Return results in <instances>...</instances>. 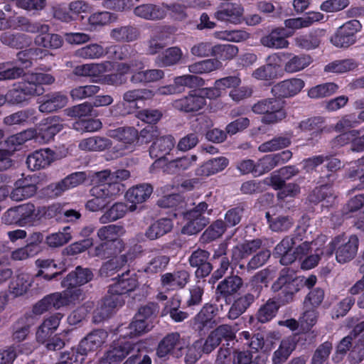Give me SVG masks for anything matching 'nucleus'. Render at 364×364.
Here are the masks:
<instances>
[{
	"label": "nucleus",
	"instance_id": "19",
	"mask_svg": "<svg viewBox=\"0 0 364 364\" xmlns=\"http://www.w3.org/2000/svg\"><path fill=\"white\" fill-rule=\"evenodd\" d=\"M243 281L237 275H231L225 277L217 286L215 293L217 297L225 300L235 294L242 287Z\"/></svg>",
	"mask_w": 364,
	"mask_h": 364
},
{
	"label": "nucleus",
	"instance_id": "17",
	"mask_svg": "<svg viewBox=\"0 0 364 364\" xmlns=\"http://www.w3.org/2000/svg\"><path fill=\"white\" fill-rule=\"evenodd\" d=\"M175 139L171 135L159 136L149 148V155L153 159H157L154 164L165 159L166 155L174 147Z\"/></svg>",
	"mask_w": 364,
	"mask_h": 364
},
{
	"label": "nucleus",
	"instance_id": "25",
	"mask_svg": "<svg viewBox=\"0 0 364 364\" xmlns=\"http://www.w3.org/2000/svg\"><path fill=\"white\" fill-rule=\"evenodd\" d=\"M173 227L171 219L162 218L152 223L146 230L144 235L150 240H155L170 232Z\"/></svg>",
	"mask_w": 364,
	"mask_h": 364
},
{
	"label": "nucleus",
	"instance_id": "57",
	"mask_svg": "<svg viewBox=\"0 0 364 364\" xmlns=\"http://www.w3.org/2000/svg\"><path fill=\"white\" fill-rule=\"evenodd\" d=\"M277 65L266 63L255 69L252 76L259 80H272L278 77Z\"/></svg>",
	"mask_w": 364,
	"mask_h": 364
},
{
	"label": "nucleus",
	"instance_id": "48",
	"mask_svg": "<svg viewBox=\"0 0 364 364\" xmlns=\"http://www.w3.org/2000/svg\"><path fill=\"white\" fill-rule=\"evenodd\" d=\"M61 308L60 302L58 299V292L50 294L38 301L33 308V314L41 315L52 309H59Z\"/></svg>",
	"mask_w": 364,
	"mask_h": 364
},
{
	"label": "nucleus",
	"instance_id": "27",
	"mask_svg": "<svg viewBox=\"0 0 364 364\" xmlns=\"http://www.w3.org/2000/svg\"><path fill=\"white\" fill-rule=\"evenodd\" d=\"M37 191V186L33 183H29L28 178L18 180L16 182V188L10 194L14 201H21L33 196Z\"/></svg>",
	"mask_w": 364,
	"mask_h": 364
},
{
	"label": "nucleus",
	"instance_id": "34",
	"mask_svg": "<svg viewBox=\"0 0 364 364\" xmlns=\"http://www.w3.org/2000/svg\"><path fill=\"white\" fill-rule=\"evenodd\" d=\"M183 55V52L179 47H171L158 55L155 62L160 67L175 65L181 62Z\"/></svg>",
	"mask_w": 364,
	"mask_h": 364
},
{
	"label": "nucleus",
	"instance_id": "20",
	"mask_svg": "<svg viewBox=\"0 0 364 364\" xmlns=\"http://www.w3.org/2000/svg\"><path fill=\"white\" fill-rule=\"evenodd\" d=\"M139 285L136 273L127 271L119 276L117 282L110 285V292L121 295L134 291Z\"/></svg>",
	"mask_w": 364,
	"mask_h": 364
},
{
	"label": "nucleus",
	"instance_id": "56",
	"mask_svg": "<svg viewBox=\"0 0 364 364\" xmlns=\"http://www.w3.org/2000/svg\"><path fill=\"white\" fill-rule=\"evenodd\" d=\"M235 333L232 328L226 324L220 325L215 330L212 331L208 336V339L205 341H230L235 339Z\"/></svg>",
	"mask_w": 364,
	"mask_h": 364
},
{
	"label": "nucleus",
	"instance_id": "28",
	"mask_svg": "<svg viewBox=\"0 0 364 364\" xmlns=\"http://www.w3.org/2000/svg\"><path fill=\"white\" fill-rule=\"evenodd\" d=\"M124 249L122 240L103 241L96 246L93 255L101 259H107L121 252Z\"/></svg>",
	"mask_w": 364,
	"mask_h": 364
},
{
	"label": "nucleus",
	"instance_id": "39",
	"mask_svg": "<svg viewBox=\"0 0 364 364\" xmlns=\"http://www.w3.org/2000/svg\"><path fill=\"white\" fill-rule=\"evenodd\" d=\"M90 195L92 198L88 200L85 204V208L91 212H98L104 210L111 202L105 193L95 186L90 189Z\"/></svg>",
	"mask_w": 364,
	"mask_h": 364
},
{
	"label": "nucleus",
	"instance_id": "24",
	"mask_svg": "<svg viewBox=\"0 0 364 364\" xmlns=\"http://www.w3.org/2000/svg\"><path fill=\"white\" fill-rule=\"evenodd\" d=\"M67 102L66 96L60 92L47 94L43 96L38 110L42 113H50L64 107Z\"/></svg>",
	"mask_w": 364,
	"mask_h": 364
},
{
	"label": "nucleus",
	"instance_id": "4",
	"mask_svg": "<svg viewBox=\"0 0 364 364\" xmlns=\"http://www.w3.org/2000/svg\"><path fill=\"white\" fill-rule=\"evenodd\" d=\"M212 213L213 208L206 202L198 203L186 212L185 217L188 222L181 228V233L188 235L198 234L209 224Z\"/></svg>",
	"mask_w": 364,
	"mask_h": 364
},
{
	"label": "nucleus",
	"instance_id": "1",
	"mask_svg": "<svg viewBox=\"0 0 364 364\" xmlns=\"http://www.w3.org/2000/svg\"><path fill=\"white\" fill-rule=\"evenodd\" d=\"M300 282L292 269L283 268L271 287L275 294L274 299L282 306L292 302L294 295L300 290Z\"/></svg>",
	"mask_w": 364,
	"mask_h": 364
},
{
	"label": "nucleus",
	"instance_id": "59",
	"mask_svg": "<svg viewBox=\"0 0 364 364\" xmlns=\"http://www.w3.org/2000/svg\"><path fill=\"white\" fill-rule=\"evenodd\" d=\"M70 227H65L62 232L52 233L46 237V243L49 247H58L68 243L72 238L69 232Z\"/></svg>",
	"mask_w": 364,
	"mask_h": 364
},
{
	"label": "nucleus",
	"instance_id": "8",
	"mask_svg": "<svg viewBox=\"0 0 364 364\" xmlns=\"http://www.w3.org/2000/svg\"><path fill=\"white\" fill-rule=\"evenodd\" d=\"M41 213L39 209L36 210L33 203H28L9 209L4 215V220L7 223L24 225L33 223Z\"/></svg>",
	"mask_w": 364,
	"mask_h": 364
},
{
	"label": "nucleus",
	"instance_id": "32",
	"mask_svg": "<svg viewBox=\"0 0 364 364\" xmlns=\"http://www.w3.org/2000/svg\"><path fill=\"white\" fill-rule=\"evenodd\" d=\"M280 305L274 299H268L266 303L260 306L258 309L255 316L250 317V322L255 318L258 322L264 323L270 321L274 317L276 316Z\"/></svg>",
	"mask_w": 364,
	"mask_h": 364
},
{
	"label": "nucleus",
	"instance_id": "40",
	"mask_svg": "<svg viewBox=\"0 0 364 364\" xmlns=\"http://www.w3.org/2000/svg\"><path fill=\"white\" fill-rule=\"evenodd\" d=\"M196 155L186 156L171 160L164 166V172L168 174H175L186 171L196 161Z\"/></svg>",
	"mask_w": 364,
	"mask_h": 364
},
{
	"label": "nucleus",
	"instance_id": "41",
	"mask_svg": "<svg viewBox=\"0 0 364 364\" xmlns=\"http://www.w3.org/2000/svg\"><path fill=\"white\" fill-rule=\"evenodd\" d=\"M152 192L153 188L150 184H139L127 191L126 198L132 203H141L150 197Z\"/></svg>",
	"mask_w": 364,
	"mask_h": 364
},
{
	"label": "nucleus",
	"instance_id": "29",
	"mask_svg": "<svg viewBox=\"0 0 364 364\" xmlns=\"http://www.w3.org/2000/svg\"><path fill=\"white\" fill-rule=\"evenodd\" d=\"M284 28H275L269 34L262 36L260 39L261 44L272 49L287 48L289 41L284 36Z\"/></svg>",
	"mask_w": 364,
	"mask_h": 364
},
{
	"label": "nucleus",
	"instance_id": "53",
	"mask_svg": "<svg viewBox=\"0 0 364 364\" xmlns=\"http://www.w3.org/2000/svg\"><path fill=\"white\" fill-rule=\"evenodd\" d=\"M266 218L270 229L274 232L288 231L294 225V220L289 216L280 215L272 218L269 213H267Z\"/></svg>",
	"mask_w": 364,
	"mask_h": 364
},
{
	"label": "nucleus",
	"instance_id": "33",
	"mask_svg": "<svg viewBox=\"0 0 364 364\" xmlns=\"http://www.w3.org/2000/svg\"><path fill=\"white\" fill-rule=\"evenodd\" d=\"M33 282V276L25 272H19L10 283V291L16 296L23 295Z\"/></svg>",
	"mask_w": 364,
	"mask_h": 364
},
{
	"label": "nucleus",
	"instance_id": "42",
	"mask_svg": "<svg viewBox=\"0 0 364 364\" xmlns=\"http://www.w3.org/2000/svg\"><path fill=\"white\" fill-rule=\"evenodd\" d=\"M151 328L152 326L149 324V321L136 316V320L125 328L126 332L120 333L119 338H134L144 333L148 332Z\"/></svg>",
	"mask_w": 364,
	"mask_h": 364
},
{
	"label": "nucleus",
	"instance_id": "60",
	"mask_svg": "<svg viewBox=\"0 0 364 364\" xmlns=\"http://www.w3.org/2000/svg\"><path fill=\"white\" fill-rule=\"evenodd\" d=\"M355 63L350 59L335 60L324 67V72L341 74L355 68Z\"/></svg>",
	"mask_w": 364,
	"mask_h": 364
},
{
	"label": "nucleus",
	"instance_id": "2",
	"mask_svg": "<svg viewBox=\"0 0 364 364\" xmlns=\"http://www.w3.org/2000/svg\"><path fill=\"white\" fill-rule=\"evenodd\" d=\"M252 111L256 114L262 115L261 122L267 125L279 123L287 116L284 102L275 97L257 101L252 105Z\"/></svg>",
	"mask_w": 364,
	"mask_h": 364
},
{
	"label": "nucleus",
	"instance_id": "46",
	"mask_svg": "<svg viewBox=\"0 0 364 364\" xmlns=\"http://www.w3.org/2000/svg\"><path fill=\"white\" fill-rule=\"evenodd\" d=\"M127 212V205L122 202H117L108 208L99 218L101 224H107L124 217Z\"/></svg>",
	"mask_w": 364,
	"mask_h": 364
},
{
	"label": "nucleus",
	"instance_id": "6",
	"mask_svg": "<svg viewBox=\"0 0 364 364\" xmlns=\"http://www.w3.org/2000/svg\"><path fill=\"white\" fill-rule=\"evenodd\" d=\"M43 51L40 48H29L21 50L16 54V63L21 67H8L0 70V80H11L24 76V69L29 68L33 65V57L38 55Z\"/></svg>",
	"mask_w": 364,
	"mask_h": 364
},
{
	"label": "nucleus",
	"instance_id": "54",
	"mask_svg": "<svg viewBox=\"0 0 364 364\" xmlns=\"http://www.w3.org/2000/svg\"><path fill=\"white\" fill-rule=\"evenodd\" d=\"M221 63L216 59H207L188 65V70L193 74H203L218 69Z\"/></svg>",
	"mask_w": 364,
	"mask_h": 364
},
{
	"label": "nucleus",
	"instance_id": "50",
	"mask_svg": "<svg viewBox=\"0 0 364 364\" xmlns=\"http://www.w3.org/2000/svg\"><path fill=\"white\" fill-rule=\"evenodd\" d=\"M124 232L123 226L111 224L101 227L97 230V237L102 241L122 240L118 237Z\"/></svg>",
	"mask_w": 364,
	"mask_h": 364
},
{
	"label": "nucleus",
	"instance_id": "23",
	"mask_svg": "<svg viewBox=\"0 0 364 364\" xmlns=\"http://www.w3.org/2000/svg\"><path fill=\"white\" fill-rule=\"evenodd\" d=\"M107 135L114 139L122 144L125 147H128L134 144L139 139V132L133 127H120L114 129H109Z\"/></svg>",
	"mask_w": 364,
	"mask_h": 364
},
{
	"label": "nucleus",
	"instance_id": "64",
	"mask_svg": "<svg viewBox=\"0 0 364 364\" xmlns=\"http://www.w3.org/2000/svg\"><path fill=\"white\" fill-rule=\"evenodd\" d=\"M325 297L324 290L320 287L312 289L306 296L304 301L305 309H317L323 302Z\"/></svg>",
	"mask_w": 364,
	"mask_h": 364
},
{
	"label": "nucleus",
	"instance_id": "22",
	"mask_svg": "<svg viewBox=\"0 0 364 364\" xmlns=\"http://www.w3.org/2000/svg\"><path fill=\"white\" fill-rule=\"evenodd\" d=\"M38 121L36 111L33 108H26L12 113L3 119V123L6 126L24 125L33 124Z\"/></svg>",
	"mask_w": 364,
	"mask_h": 364
},
{
	"label": "nucleus",
	"instance_id": "62",
	"mask_svg": "<svg viewBox=\"0 0 364 364\" xmlns=\"http://www.w3.org/2000/svg\"><path fill=\"white\" fill-rule=\"evenodd\" d=\"M105 55L103 47L97 43L90 44L79 48L75 52V55L85 59L100 58Z\"/></svg>",
	"mask_w": 364,
	"mask_h": 364
},
{
	"label": "nucleus",
	"instance_id": "10",
	"mask_svg": "<svg viewBox=\"0 0 364 364\" xmlns=\"http://www.w3.org/2000/svg\"><path fill=\"white\" fill-rule=\"evenodd\" d=\"M262 289L261 286L254 287L250 291L235 299L230 307L228 314V318L234 320L244 314L259 298Z\"/></svg>",
	"mask_w": 364,
	"mask_h": 364
},
{
	"label": "nucleus",
	"instance_id": "35",
	"mask_svg": "<svg viewBox=\"0 0 364 364\" xmlns=\"http://www.w3.org/2000/svg\"><path fill=\"white\" fill-rule=\"evenodd\" d=\"M65 289L58 292L61 307L75 305L84 299V293L79 286L63 287Z\"/></svg>",
	"mask_w": 364,
	"mask_h": 364
},
{
	"label": "nucleus",
	"instance_id": "9",
	"mask_svg": "<svg viewBox=\"0 0 364 364\" xmlns=\"http://www.w3.org/2000/svg\"><path fill=\"white\" fill-rule=\"evenodd\" d=\"M63 119L57 115L42 119L37 127V139L43 143L50 141L63 129Z\"/></svg>",
	"mask_w": 364,
	"mask_h": 364
},
{
	"label": "nucleus",
	"instance_id": "15",
	"mask_svg": "<svg viewBox=\"0 0 364 364\" xmlns=\"http://www.w3.org/2000/svg\"><path fill=\"white\" fill-rule=\"evenodd\" d=\"M244 9L240 4L223 3L214 14V17L220 21H225L233 24L241 22Z\"/></svg>",
	"mask_w": 364,
	"mask_h": 364
},
{
	"label": "nucleus",
	"instance_id": "58",
	"mask_svg": "<svg viewBox=\"0 0 364 364\" xmlns=\"http://www.w3.org/2000/svg\"><path fill=\"white\" fill-rule=\"evenodd\" d=\"M296 348V343H280L274 352L272 360L273 364H282Z\"/></svg>",
	"mask_w": 364,
	"mask_h": 364
},
{
	"label": "nucleus",
	"instance_id": "16",
	"mask_svg": "<svg viewBox=\"0 0 364 364\" xmlns=\"http://www.w3.org/2000/svg\"><path fill=\"white\" fill-rule=\"evenodd\" d=\"M190 280V273L186 269H178L161 275V284L168 290L183 289Z\"/></svg>",
	"mask_w": 364,
	"mask_h": 364
},
{
	"label": "nucleus",
	"instance_id": "18",
	"mask_svg": "<svg viewBox=\"0 0 364 364\" xmlns=\"http://www.w3.org/2000/svg\"><path fill=\"white\" fill-rule=\"evenodd\" d=\"M132 343H114L99 364H118L133 350Z\"/></svg>",
	"mask_w": 364,
	"mask_h": 364
},
{
	"label": "nucleus",
	"instance_id": "44",
	"mask_svg": "<svg viewBox=\"0 0 364 364\" xmlns=\"http://www.w3.org/2000/svg\"><path fill=\"white\" fill-rule=\"evenodd\" d=\"M108 63H87L76 66L73 73L77 76L98 77L107 70Z\"/></svg>",
	"mask_w": 364,
	"mask_h": 364
},
{
	"label": "nucleus",
	"instance_id": "45",
	"mask_svg": "<svg viewBox=\"0 0 364 364\" xmlns=\"http://www.w3.org/2000/svg\"><path fill=\"white\" fill-rule=\"evenodd\" d=\"M0 41L10 48L21 49L29 44L30 38L23 33H13L7 31L1 34Z\"/></svg>",
	"mask_w": 364,
	"mask_h": 364
},
{
	"label": "nucleus",
	"instance_id": "12",
	"mask_svg": "<svg viewBox=\"0 0 364 364\" xmlns=\"http://www.w3.org/2000/svg\"><path fill=\"white\" fill-rule=\"evenodd\" d=\"M304 85L305 82L302 79L293 77L274 85L271 93L278 100L291 97L299 93Z\"/></svg>",
	"mask_w": 364,
	"mask_h": 364
},
{
	"label": "nucleus",
	"instance_id": "55",
	"mask_svg": "<svg viewBox=\"0 0 364 364\" xmlns=\"http://www.w3.org/2000/svg\"><path fill=\"white\" fill-rule=\"evenodd\" d=\"M338 85L334 82H326L311 87L308 91V96L313 99L328 97L337 92Z\"/></svg>",
	"mask_w": 364,
	"mask_h": 364
},
{
	"label": "nucleus",
	"instance_id": "49",
	"mask_svg": "<svg viewBox=\"0 0 364 364\" xmlns=\"http://www.w3.org/2000/svg\"><path fill=\"white\" fill-rule=\"evenodd\" d=\"M325 121L323 117H312L302 120L299 124V128L303 132H312V135L317 136L325 131Z\"/></svg>",
	"mask_w": 364,
	"mask_h": 364
},
{
	"label": "nucleus",
	"instance_id": "63",
	"mask_svg": "<svg viewBox=\"0 0 364 364\" xmlns=\"http://www.w3.org/2000/svg\"><path fill=\"white\" fill-rule=\"evenodd\" d=\"M12 338L16 341H23L29 338L30 325L27 323L26 318H21L12 326Z\"/></svg>",
	"mask_w": 364,
	"mask_h": 364
},
{
	"label": "nucleus",
	"instance_id": "61",
	"mask_svg": "<svg viewBox=\"0 0 364 364\" xmlns=\"http://www.w3.org/2000/svg\"><path fill=\"white\" fill-rule=\"evenodd\" d=\"M170 262V257L164 255H158L152 257L147 263L144 272L156 274L164 270Z\"/></svg>",
	"mask_w": 364,
	"mask_h": 364
},
{
	"label": "nucleus",
	"instance_id": "51",
	"mask_svg": "<svg viewBox=\"0 0 364 364\" xmlns=\"http://www.w3.org/2000/svg\"><path fill=\"white\" fill-rule=\"evenodd\" d=\"M228 225L223 220L213 222L202 234L201 240L209 242L219 238L225 232Z\"/></svg>",
	"mask_w": 364,
	"mask_h": 364
},
{
	"label": "nucleus",
	"instance_id": "38",
	"mask_svg": "<svg viewBox=\"0 0 364 364\" xmlns=\"http://www.w3.org/2000/svg\"><path fill=\"white\" fill-rule=\"evenodd\" d=\"M229 160L223 156L210 159L202 164L196 171L197 175L208 176L224 170Z\"/></svg>",
	"mask_w": 364,
	"mask_h": 364
},
{
	"label": "nucleus",
	"instance_id": "47",
	"mask_svg": "<svg viewBox=\"0 0 364 364\" xmlns=\"http://www.w3.org/2000/svg\"><path fill=\"white\" fill-rule=\"evenodd\" d=\"M139 36L138 29L132 26L117 27L110 32L111 38L119 42L134 41L138 38Z\"/></svg>",
	"mask_w": 364,
	"mask_h": 364
},
{
	"label": "nucleus",
	"instance_id": "13",
	"mask_svg": "<svg viewBox=\"0 0 364 364\" xmlns=\"http://www.w3.org/2000/svg\"><path fill=\"white\" fill-rule=\"evenodd\" d=\"M172 105L176 109L180 112L196 113L206 105V100L203 96L191 91L188 95L174 100Z\"/></svg>",
	"mask_w": 364,
	"mask_h": 364
},
{
	"label": "nucleus",
	"instance_id": "14",
	"mask_svg": "<svg viewBox=\"0 0 364 364\" xmlns=\"http://www.w3.org/2000/svg\"><path fill=\"white\" fill-rule=\"evenodd\" d=\"M87 178L85 172L73 173L60 181L52 183L47 187L48 193L52 197H58L64 191L77 187L82 184Z\"/></svg>",
	"mask_w": 364,
	"mask_h": 364
},
{
	"label": "nucleus",
	"instance_id": "11",
	"mask_svg": "<svg viewBox=\"0 0 364 364\" xmlns=\"http://www.w3.org/2000/svg\"><path fill=\"white\" fill-rule=\"evenodd\" d=\"M210 252L205 250L198 248L193 251L188 257V264L196 268V278L203 279L208 277L213 270V265L209 262Z\"/></svg>",
	"mask_w": 364,
	"mask_h": 364
},
{
	"label": "nucleus",
	"instance_id": "36",
	"mask_svg": "<svg viewBox=\"0 0 364 364\" xmlns=\"http://www.w3.org/2000/svg\"><path fill=\"white\" fill-rule=\"evenodd\" d=\"M112 141L104 136H95L82 139L79 144L81 150L90 151H102L111 148Z\"/></svg>",
	"mask_w": 364,
	"mask_h": 364
},
{
	"label": "nucleus",
	"instance_id": "26",
	"mask_svg": "<svg viewBox=\"0 0 364 364\" xmlns=\"http://www.w3.org/2000/svg\"><path fill=\"white\" fill-rule=\"evenodd\" d=\"M53 159V152L49 149H40L30 154L26 159V164L32 171L44 168Z\"/></svg>",
	"mask_w": 364,
	"mask_h": 364
},
{
	"label": "nucleus",
	"instance_id": "43",
	"mask_svg": "<svg viewBox=\"0 0 364 364\" xmlns=\"http://www.w3.org/2000/svg\"><path fill=\"white\" fill-rule=\"evenodd\" d=\"M292 134L289 133L284 136H277L260 144L258 150L261 152H272L288 147L291 143Z\"/></svg>",
	"mask_w": 364,
	"mask_h": 364
},
{
	"label": "nucleus",
	"instance_id": "7",
	"mask_svg": "<svg viewBox=\"0 0 364 364\" xmlns=\"http://www.w3.org/2000/svg\"><path fill=\"white\" fill-rule=\"evenodd\" d=\"M361 25L357 20H350L340 26L331 37V42L337 48H346L356 41V33Z\"/></svg>",
	"mask_w": 364,
	"mask_h": 364
},
{
	"label": "nucleus",
	"instance_id": "37",
	"mask_svg": "<svg viewBox=\"0 0 364 364\" xmlns=\"http://www.w3.org/2000/svg\"><path fill=\"white\" fill-rule=\"evenodd\" d=\"M215 309L213 305L206 304L196 316L194 328L196 331H198L200 336L205 335L208 333V324L213 318Z\"/></svg>",
	"mask_w": 364,
	"mask_h": 364
},
{
	"label": "nucleus",
	"instance_id": "30",
	"mask_svg": "<svg viewBox=\"0 0 364 364\" xmlns=\"http://www.w3.org/2000/svg\"><path fill=\"white\" fill-rule=\"evenodd\" d=\"M289 58L284 65V70L287 73L293 74L300 72L309 66L313 62L312 58L308 54H288Z\"/></svg>",
	"mask_w": 364,
	"mask_h": 364
},
{
	"label": "nucleus",
	"instance_id": "3",
	"mask_svg": "<svg viewBox=\"0 0 364 364\" xmlns=\"http://www.w3.org/2000/svg\"><path fill=\"white\" fill-rule=\"evenodd\" d=\"M358 237L352 235L348 237L345 235L335 237L326 248L325 253L331 256L336 251V258L339 263H346L350 261L356 255L358 248Z\"/></svg>",
	"mask_w": 364,
	"mask_h": 364
},
{
	"label": "nucleus",
	"instance_id": "31",
	"mask_svg": "<svg viewBox=\"0 0 364 364\" xmlns=\"http://www.w3.org/2000/svg\"><path fill=\"white\" fill-rule=\"evenodd\" d=\"M134 13L136 16L151 21L164 19L166 16V10L155 4H142L136 6Z\"/></svg>",
	"mask_w": 364,
	"mask_h": 364
},
{
	"label": "nucleus",
	"instance_id": "52",
	"mask_svg": "<svg viewBox=\"0 0 364 364\" xmlns=\"http://www.w3.org/2000/svg\"><path fill=\"white\" fill-rule=\"evenodd\" d=\"M63 39L58 34L41 33L35 38V43L45 48L57 49L62 46Z\"/></svg>",
	"mask_w": 364,
	"mask_h": 364
},
{
	"label": "nucleus",
	"instance_id": "21",
	"mask_svg": "<svg viewBox=\"0 0 364 364\" xmlns=\"http://www.w3.org/2000/svg\"><path fill=\"white\" fill-rule=\"evenodd\" d=\"M94 274L90 268L77 266L61 281L62 287L82 286L93 279Z\"/></svg>",
	"mask_w": 364,
	"mask_h": 364
},
{
	"label": "nucleus",
	"instance_id": "5",
	"mask_svg": "<svg viewBox=\"0 0 364 364\" xmlns=\"http://www.w3.org/2000/svg\"><path fill=\"white\" fill-rule=\"evenodd\" d=\"M43 92L44 89L43 87L31 84L26 77L24 81L15 83L8 90L5 95V100L13 105H21L27 104L31 97L39 96Z\"/></svg>",
	"mask_w": 364,
	"mask_h": 364
}]
</instances>
